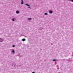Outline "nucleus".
<instances>
[{
	"label": "nucleus",
	"instance_id": "f257e3e1",
	"mask_svg": "<svg viewBox=\"0 0 73 73\" xmlns=\"http://www.w3.org/2000/svg\"><path fill=\"white\" fill-rule=\"evenodd\" d=\"M49 13L50 14H52V13H53V11H49Z\"/></svg>",
	"mask_w": 73,
	"mask_h": 73
},
{
	"label": "nucleus",
	"instance_id": "f03ea898",
	"mask_svg": "<svg viewBox=\"0 0 73 73\" xmlns=\"http://www.w3.org/2000/svg\"><path fill=\"white\" fill-rule=\"evenodd\" d=\"M20 13V12L18 10H17L16 11V13H17V14H19V13Z\"/></svg>",
	"mask_w": 73,
	"mask_h": 73
},
{
	"label": "nucleus",
	"instance_id": "7ed1b4c3",
	"mask_svg": "<svg viewBox=\"0 0 73 73\" xmlns=\"http://www.w3.org/2000/svg\"><path fill=\"white\" fill-rule=\"evenodd\" d=\"M22 41H25V38H23L22 40Z\"/></svg>",
	"mask_w": 73,
	"mask_h": 73
},
{
	"label": "nucleus",
	"instance_id": "20e7f679",
	"mask_svg": "<svg viewBox=\"0 0 73 73\" xmlns=\"http://www.w3.org/2000/svg\"><path fill=\"white\" fill-rule=\"evenodd\" d=\"M21 1H22V2H21V4L22 5H23L24 4V3H23V1L22 0H21Z\"/></svg>",
	"mask_w": 73,
	"mask_h": 73
},
{
	"label": "nucleus",
	"instance_id": "39448f33",
	"mask_svg": "<svg viewBox=\"0 0 73 73\" xmlns=\"http://www.w3.org/2000/svg\"><path fill=\"white\" fill-rule=\"evenodd\" d=\"M25 5H27V6H28L29 7L30 6V5H28V4H26Z\"/></svg>",
	"mask_w": 73,
	"mask_h": 73
},
{
	"label": "nucleus",
	"instance_id": "423d86ee",
	"mask_svg": "<svg viewBox=\"0 0 73 73\" xmlns=\"http://www.w3.org/2000/svg\"><path fill=\"white\" fill-rule=\"evenodd\" d=\"M12 51V53H13V54L15 53V50H13Z\"/></svg>",
	"mask_w": 73,
	"mask_h": 73
},
{
	"label": "nucleus",
	"instance_id": "0eeeda50",
	"mask_svg": "<svg viewBox=\"0 0 73 73\" xmlns=\"http://www.w3.org/2000/svg\"><path fill=\"white\" fill-rule=\"evenodd\" d=\"M32 19L31 18H29L28 19V20H32Z\"/></svg>",
	"mask_w": 73,
	"mask_h": 73
},
{
	"label": "nucleus",
	"instance_id": "6e6552de",
	"mask_svg": "<svg viewBox=\"0 0 73 73\" xmlns=\"http://www.w3.org/2000/svg\"><path fill=\"white\" fill-rule=\"evenodd\" d=\"M0 41L1 42H2L3 41V39H2L1 38L0 39Z\"/></svg>",
	"mask_w": 73,
	"mask_h": 73
},
{
	"label": "nucleus",
	"instance_id": "1a4fd4ad",
	"mask_svg": "<svg viewBox=\"0 0 73 73\" xmlns=\"http://www.w3.org/2000/svg\"><path fill=\"white\" fill-rule=\"evenodd\" d=\"M12 21H15V19H14V18H13L12 19Z\"/></svg>",
	"mask_w": 73,
	"mask_h": 73
},
{
	"label": "nucleus",
	"instance_id": "9d476101",
	"mask_svg": "<svg viewBox=\"0 0 73 73\" xmlns=\"http://www.w3.org/2000/svg\"><path fill=\"white\" fill-rule=\"evenodd\" d=\"M44 14L45 15H48V13H44Z\"/></svg>",
	"mask_w": 73,
	"mask_h": 73
},
{
	"label": "nucleus",
	"instance_id": "9b49d317",
	"mask_svg": "<svg viewBox=\"0 0 73 73\" xmlns=\"http://www.w3.org/2000/svg\"><path fill=\"white\" fill-rule=\"evenodd\" d=\"M56 60L55 59H54L53 60V61H56Z\"/></svg>",
	"mask_w": 73,
	"mask_h": 73
},
{
	"label": "nucleus",
	"instance_id": "f8f14e48",
	"mask_svg": "<svg viewBox=\"0 0 73 73\" xmlns=\"http://www.w3.org/2000/svg\"><path fill=\"white\" fill-rule=\"evenodd\" d=\"M28 8H31V7H28Z\"/></svg>",
	"mask_w": 73,
	"mask_h": 73
},
{
	"label": "nucleus",
	"instance_id": "ddd939ff",
	"mask_svg": "<svg viewBox=\"0 0 73 73\" xmlns=\"http://www.w3.org/2000/svg\"><path fill=\"white\" fill-rule=\"evenodd\" d=\"M71 1H72V2H73V0H71Z\"/></svg>",
	"mask_w": 73,
	"mask_h": 73
},
{
	"label": "nucleus",
	"instance_id": "4468645a",
	"mask_svg": "<svg viewBox=\"0 0 73 73\" xmlns=\"http://www.w3.org/2000/svg\"><path fill=\"white\" fill-rule=\"evenodd\" d=\"M32 73H35V72H32Z\"/></svg>",
	"mask_w": 73,
	"mask_h": 73
},
{
	"label": "nucleus",
	"instance_id": "2eb2a0df",
	"mask_svg": "<svg viewBox=\"0 0 73 73\" xmlns=\"http://www.w3.org/2000/svg\"><path fill=\"white\" fill-rule=\"evenodd\" d=\"M15 46H12V47H15Z\"/></svg>",
	"mask_w": 73,
	"mask_h": 73
},
{
	"label": "nucleus",
	"instance_id": "dca6fc26",
	"mask_svg": "<svg viewBox=\"0 0 73 73\" xmlns=\"http://www.w3.org/2000/svg\"><path fill=\"white\" fill-rule=\"evenodd\" d=\"M13 46H15V45H13Z\"/></svg>",
	"mask_w": 73,
	"mask_h": 73
}]
</instances>
